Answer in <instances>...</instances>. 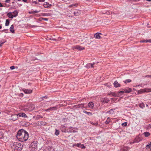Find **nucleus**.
Masks as SVG:
<instances>
[{
	"label": "nucleus",
	"instance_id": "39",
	"mask_svg": "<svg viewBox=\"0 0 151 151\" xmlns=\"http://www.w3.org/2000/svg\"><path fill=\"white\" fill-rule=\"evenodd\" d=\"M9 24V19H7L6 20L5 25L6 26H8Z\"/></svg>",
	"mask_w": 151,
	"mask_h": 151
},
{
	"label": "nucleus",
	"instance_id": "23",
	"mask_svg": "<svg viewBox=\"0 0 151 151\" xmlns=\"http://www.w3.org/2000/svg\"><path fill=\"white\" fill-rule=\"evenodd\" d=\"M45 151H54V150L53 147H49L47 148L46 149Z\"/></svg>",
	"mask_w": 151,
	"mask_h": 151
},
{
	"label": "nucleus",
	"instance_id": "32",
	"mask_svg": "<svg viewBox=\"0 0 151 151\" xmlns=\"http://www.w3.org/2000/svg\"><path fill=\"white\" fill-rule=\"evenodd\" d=\"M132 81L130 79H126L124 81V82L125 83H127L131 82Z\"/></svg>",
	"mask_w": 151,
	"mask_h": 151
},
{
	"label": "nucleus",
	"instance_id": "37",
	"mask_svg": "<svg viewBox=\"0 0 151 151\" xmlns=\"http://www.w3.org/2000/svg\"><path fill=\"white\" fill-rule=\"evenodd\" d=\"M91 63H89L86 65V67L88 68H91Z\"/></svg>",
	"mask_w": 151,
	"mask_h": 151
},
{
	"label": "nucleus",
	"instance_id": "55",
	"mask_svg": "<svg viewBox=\"0 0 151 151\" xmlns=\"http://www.w3.org/2000/svg\"><path fill=\"white\" fill-rule=\"evenodd\" d=\"M42 116H41V115H38L37 116V118H38V119L39 118H42Z\"/></svg>",
	"mask_w": 151,
	"mask_h": 151
},
{
	"label": "nucleus",
	"instance_id": "18",
	"mask_svg": "<svg viewBox=\"0 0 151 151\" xmlns=\"http://www.w3.org/2000/svg\"><path fill=\"white\" fill-rule=\"evenodd\" d=\"M88 106L91 109H93V106L94 104L93 102H90L88 104Z\"/></svg>",
	"mask_w": 151,
	"mask_h": 151
},
{
	"label": "nucleus",
	"instance_id": "59",
	"mask_svg": "<svg viewBox=\"0 0 151 151\" xmlns=\"http://www.w3.org/2000/svg\"><path fill=\"white\" fill-rule=\"evenodd\" d=\"M147 42H150V43L151 42V39H149V40H147Z\"/></svg>",
	"mask_w": 151,
	"mask_h": 151
},
{
	"label": "nucleus",
	"instance_id": "8",
	"mask_svg": "<svg viewBox=\"0 0 151 151\" xmlns=\"http://www.w3.org/2000/svg\"><path fill=\"white\" fill-rule=\"evenodd\" d=\"M18 116L17 114H14L12 115L11 116L10 120H12L13 121H15L18 118Z\"/></svg>",
	"mask_w": 151,
	"mask_h": 151
},
{
	"label": "nucleus",
	"instance_id": "58",
	"mask_svg": "<svg viewBox=\"0 0 151 151\" xmlns=\"http://www.w3.org/2000/svg\"><path fill=\"white\" fill-rule=\"evenodd\" d=\"M81 144H80L77 143V144H76V146L78 147H79L81 145Z\"/></svg>",
	"mask_w": 151,
	"mask_h": 151
},
{
	"label": "nucleus",
	"instance_id": "22",
	"mask_svg": "<svg viewBox=\"0 0 151 151\" xmlns=\"http://www.w3.org/2000/svg\"><path fill=\"white\" fill-rule=\"evenodd\" d=\"M115 109H110L109 111H107V113L111 114H113L114 113V111Z\"/></svg>",
	"mask_w": 151,
	"mask_h": 151
},
{
	"label": "nucleus",
	"instance_id": "54",
	"mask_svg": "<svg viewBox=\"0 0 151 151\" xmlns=\"http://www.w3.org/2000/svg\"><path fill=\"white\" fill-rule=\"evenodd\" d=\"M87 38L86 37H85V38H84L81 41H86V38Z\"/></svg>",
	"mask_w": 151,
	"mask_h": 151
},
{
	"label": "nucleus",
	"instance_id": "27",
	"mask_svg": "<svg viewBox=\"0 0 151 151\" xmlns=\"http://www.w3.org/2000/svg\"><path fill=\"white\" fill-rule=\"evenodd\" d=\"M18 13V12L17 10H15L13 12L14 14L13 15L14 17H15L17 15Z\"/></svg>",
	"mask_w": 151,
	"mask_h": 151
},
{
	"label": "nucleus",
	"instance_id": "38",
	"mask_svg": "<svg viewBox=\"0 0 151 151\" xmlns=\"http://www.w3.org/2000/svg\"><path fill=\"white\" fill-rule=\"evenodd\" d=\"M4 134L1 131H0V139H2L3 137Z\"/></svg>",
	"mask_w": 151,
	"mask_h": 151
},
{
	"label": "nucleus",
	"instance_id": "28",
	"mask_svg": "<svg viewBox=\"0 0 151 151\" xmlns=\"http://www.w3.org/2000/svg\"><path fill=\"white\" fill-rule=\"evenodd\" d=\"M83 112L84 113L87 114L88 115L91 116L92 115V113L91 112H87L85 110H84L83 111Z\"/></svg>",
	"mask_w": 151,
	"mask_h": 151
},
{
	"label": "nucleus",
	"instance_id": "1",
	"mask_svg": "<svg viewBox=\"0 0 151 151\" xmlns=\"http://www.w3.org/2000/svg\"><path fill=\"white\" fill-rule=\"evenodd\" d=\"M29 137V134L23 129H19L17 134V137L18 140L21 142L26 141Z\"/></svg>",
	"mask_w": 151,
	"mask_h": 151
},
{
	"label": "nucleus",
	"instance_id": "56",
	"mask_svg": "<svg viewBox=\"0 0 151 151\" xmlns=\"http://www.w3.org/2000/svg\"><path fill=\"white\" fill-rule=\"evenodd\" d=\"M41 98L42 99H43V98L47 99V96H43Z\"/></svg>",
	"mask_w": 151,
	"mask_h": 151
},
{
	"label": "nucleus",
	"instance_id": "34",
	"mask_svg": "<svg viewBox=\"0 0 151 151\" xmlns=\"http://www.w3.org/2000/svg\"><path fill=\"white\" fill-rule=\"evenodd\" d=\"M124 93V90H123L122 91H121L118 92V94L119 96L120 94L122 95Z\"/></svg>",
	"mask_w": 151,
	"mask_h": 151
},
{
	"label": "nucleus",
	"instance_id": "11",
	"mask_svg": "<svg viewBox=\"0 0 151 151\" xmlns=\"http://www.w3.org/2000/svg\"><path fill=\"white\" fill-rule=\"evenodd\" d=\"M18 116L23 117L26 118L27 116L24 113H20L17 114Z\"/></svg>",
	"mask_w": 151,
	"mask_h": 151
},
{
	"label": "nucleus",
	"instance_id": "13",
	"mask_svg": "<svg viewBox=\"0 0 151 151\" xmlns=\"http://www.w3.org/2000/svg\"><path fill=\"white\" fill-rule=\"evenodd\" d=\"M142 140L139 137H136L134 140L133 142L135 143H138Z\"/></svg>",
	"mask_w": 151,
	"mask_h": 151
},
{
	"label": "nucleus",
	"instance_id": "31",
	"mask_svg": "<svg viewBox=\"0 0 151 151\" xmlns=\"http://www.w3.org/2000/svg\"><path fill=\"white\" fill-rule=\"evenodd\" d=\"M99 63V62H95L93 63H91V68H94L95 65L96 66L97 64Z\"/></svg>",
	"mask_w": 151,
	"mask_h": 151
},
{
	"label": "nucleus",
	"instance_id": "44",
	"mask_svg": "<svg viewBox=\"0 0 151 151\" xmlns=\"http://www.w3.org/2000/svg\"><path fill=\"white\" fill-rule=\"evenodd\" d=\"M127 122H125L124 123H122V126L123 127H126L127 126Z\"/></svg>",
	"mask_w": 151,
	"mask_h": 151
},
{
	"label": "nucleus",
	"instance_id": "62",
	"mask_svg": "<svg viewBox=\"0 0 151 151\" xmlns=\"http://www.w3.org/2000/svg\"><path fill=\"white\" fill-rule=\"evenodd\" d=\"M24 2H27V3H28V2H27V0H22Z\"/></svg>",
	"mask_w": 151,
	"mask_h": 151
},
{
	"label": "nucleus",
	"instance_id": "24",
	"mask_svg": "<svg viewBox=\"0 0 151 151\" xmlns=\"http://www.w3.org/2000/svg\"><path fill=\"white\" fill-rule=\"evenodd\" d=\"M14 26L13 25H12L10 28V32L12 33H14Z\"/></svg>",
	"mask_w": 151,
	"mask_h": 151
},
{
	"label": "nucleus",
	"instance_id": "64",
	"mask_svg": "<svg viewBox=\"0 0 151 151\" xmlns=\"http://www.w3.org/2000/svg\"><path fill=\"white\" fill-rule=\"evenodd\" d=\"M146 77H151V75H147L146 76Z\"/></svg>",
	"mask_w": 151,
	"mask_h": 151
},
{
	"label": "nucleus",
	"instance_id": "41",
	"mask_svg": "<svg viewBox=\"0 0 151 151\" xmlns=\"http://www.w3.org/2000/svg\"><path fill=\"white\" fill-rule=\"evenodd\" d=\"M59 134V131L57 129L55 130V134L56 135H58Z\"/></svg>",
	"mask_w": 151,
	"mask_h": 151
},
{
	"label": "nucleus",
	"instance_id": "7",
	"mask_svg": "<svg viewBox=\"0 0 151 151\" xmlns=\"http://www.w3.org/2000/svg\"><path fill=\"white\" fill-rule=\"evenodd\" d=\"M124 93H129L132 91V89L131 88L127 87L123 89Z\"/></svg>",
	"mask_w": 151,
	"mask_h": 151
},
{
	"label": "nucleus",
	"instance_id": "50",
	"mask_svg": "<svg viewBox=\"0 0 151 151\" xmlns=\"http://www.w3.org/2000/svg\"><path fill=\"white\" fill-rule=\"evenodd\" d=\"M91 124H92L93 125H94L96 126L98 125V122H96L95 123H91Z\"/></svg>",
	"mask_w": 151,
	"mask_h": 151
},
{
	"label": "nucleus",
	"instance_id": "5",
	"mask_svg": "<svg viewBox=\"0 0 151 151\" xmlns=\"http://www.w3.org/2000/svg\"><path fill=\"white\" fill-rule=\"evenodd\" d=\"M148 91V90L147 89L145 88L144 89H141L140 90L138 91L137 93L138 94H141L144 93L145 92H147Z\"/></svg>",
	"mask_w": 151,
	"mask_h": 151
},
{
	"label": "nucleus",
	"instance_id": "9",
	"mask_svg": "<svg viewBox=\"0 0 151 151\" xmlns=\"http://www.w3.org/2000/svg\"><path fill=\"white\" fill-rule=\"evenodd\" d=\"M51 6V4H49V3L47 2L44 3L43 4V6L44 7L47 8H50Z\"/></svg>",
	"mask_w": 151,
	"mask_h": 151
},
{
	"label": "nucleus",
	"instance_id": "36",
	"mask_svg": "<svg viewBox=\"0 0 151 151\" xmlns=\"http://www.w3.org/2000/svg\"><path fill=\"white\" fill-rule=\"evenodd\" d=\"M34 107L33 108L32 106V105H30L29 106V108H28V110L29 111H32L33 109H34Z\"/></svg>",
	"mask_w": 151,
	"mask_h": 151
},
{
	"label": "nucleus",
	"instance_id": "35",
	"mask_svg": "<svg viewBox=\"0 0 151 151\" xmlns=\"http://www.w3.org/2000/svg\"><path fill=\"white\" fill-rule=\"evenodd\" d=\"M110 119L109 117H108L106 121L105 122V123L106 124H109V122H110Z\"/></svg>",
	"mask_w": 151,
	"mask_h": 151
},
{
	"label": "nucleus",
	"instance_id": "29",
	"mask_svg": "<svg viewBox=\"0 0 151 151\" xmlns=\"http://www.w3.org/2000/svg\"><path fill=\"white\" fill-rule=\"evenodd\" d=\"M84 105V104H79L77 105H76V108H80V107H83V106Z\"/></svg>",
	"mask_w": 151,
	"mask_h": 151
},
{
	"label": "nucleus",
	"instance_id": "10",
	"mask_svg": "<svg viewBox=\"0 0 151 151\" xmlns=\"http://www.w3.org/2000/svg\"><path fill=\"white\" fill-rule=\"evenodd\" d=\"M23 91L26 94H30L32 92V90L30 89H24Z\"/></svg>",
	"mask_w": 151,
	"mask_h": 151
},
{
	"label": "nucleus",
	"instance_id": "30",
	"mask_svg": "<svg viewBox=\"0 0 151 151\" xmlns=\"http://www.w3.org/2000/svg\"><path fill=\"white\" fill-rule=\"evenodd\" d=\"M39 12H40V11H37L36 10H35V11H33L29 12V14H35V13H37Z\"/></svg>",
	"mask_w": 151,
	"mask_h": 151
},
{
	"label": "nucleus",
	"instance_id": "48",
	"mask_svg": "<svg viewBox=\"0 0 151 151\" xmlns=\"http://www.w3.org/2000/svg\"><path fill=\"white\" fill-rule=\"evenodd\" d=\"M140 42H147V40H141L140 41Z\"/></svg>",
	"mask_w": 151,
	"mask_h": 151
},
{
	"label": "nucleus",
	"instance_id": "52",
	"mask_svg": "<svg viewBox=\"0 0 151 151\" xmlns=\"http://www.w3.org/2000/svg\"><path fill=\"white\" fill-rule=\"evenodd\" d=\"M32 3H35L36 4H39V3L38 2H37L36 1H34L32 2Z\"/></svg>",
	"mask_w": 151,
	"mask_h": 151
},
{
	"label": "nucleus",
	"instance_id": "20",
	"mask_svg": "<svg viewBox=\"0 0 151 151\" xmlns=\"http://www.w3.org/2000/svg\"><path fill=\"white\" fill-rule=\"evenodd\" d=\"M48 19L47 18H44L43 17H40L38 19V20L39 21L41 22L42 21V20H44L46 21H48Z\"/></svg>",
	"mask_w": 151,
	"mask_h": 151
},
{
	"label": "nucleus",
	"instance_id": "4",
	"mask_svg": "<svg viewBox=\"0 0 151 151\" xmlns=\"http://www.w3.org/2000/svg\"><path fill=\"white\" fill-rule=\"evenodd\" d=\"M37 141H34L32 142L30 145V149L32 151H35L37 149Z\"/></svg>",
	"mask_w": 151,
	"mask_h": 151
},
{
	"label": "nucleus",
	"instance_id": "57",
	"mask_svg": "<svg viewBox=\"0 0 151 151\" xmlns=\"http://www.w3.org/2000/svg\"><path fill=\"white\" fill-rule=\"evenodd\" d=\"M7 30H8V29H4L2 31H3V32H4L5 33H7V32H6V31Z\"/></svg>",
	"mask_w": 151,
	"mask_h": 151
},
{
	"label": "nucleus",
	"instance_id": "25",
	"mask_svg": "<svg viewBox=\"0 0 151 151\" xmlns=\"http://www.w3.org/2000/svg\"><path fill=\"white\" fill-rule=\"evenodd\" d=\"M38 124H39L40 125L42 126V125H46L47 124V123L42 121L40 122H38Z\"/></svg>",
	"mask_w": 151,
	"mask_h": 151
},
{
	"label": "nucleus",
	"instance_id": "26",
	"mask_svg": "<svg viewBox=\"0 0 151 151\" xmlns=\"http://www.w3.org/2000/svg\"><path fill=\"white\" fill-rule=\"evenodd\" d=\"M143 134L145 137H147L150 135V134L147 132H144Z\"/></svg>",
	"mask_w": 151,
	"mask_h": 151
},
{
	"label": "nucleus",
	"instance_id": "47",
	"mask_svg": "<svg viewBox=\"0 0 151 151\" xmlns=\"http://www.w3.org/2000/svg\"><path fill=\"white\" fill-rule=\"evenodd\" d=\"M6 42V41L0 42V47H1L2 45Z\"/></svg>",
	"mask_w": 151,
	"mask_h": 151
},
{
	"label": "nucleus",
	"instance_id": "33",
	"mask_svg": "<svg viewBox=\"0 0 151 151\" xmlns=\"http://www.w3.org/2000/svg\"><path fill=\"white\" fill-rule=\"evenodd\" d=\"M139 106L141 108L143 109L144 107H145V104L143 103H141L139 104Z\"/></svg>",
	"mask_w": 151,
	"mask_h": 151
},
{
	"label": "nucleus",
	"instance_id": "12",
	"mask_svg": "<svg viewBox=\"0 0 151 151\" xmlns=\"http://www.w3.org/2000/svg\"><path fill=\"white\" fill-rule=\"evenodd\" d=\"M114 86L116 88L119 87L121 86V85L117 81H115L114 83Z\"/></svg>",
	"mask_w": 151,
	"mask_h": 151
},
{
	"label": "nucleus",
	"instance_id": "19",
	"mask_svg": "<svg viewBox=\"0 0 151 151\" xmlns=\"http://www.w3.org/2000/svg\"><path fill=\"white\" fill-rule=\"evenodd\" d=\"M7 15L9 18L11 19H13L14 17L13 15L12 14V12H9L7 14Z\"/></svg>",
	"mask_w": 151,
	"mask_h": 151
},
{
	"label": "nucleus",
	"instance_id": "46",
	"mask_svg": "<svg viewBox=\"0 0 151 151\" xmlns=\"http://www.w3.org/2000/svg\"><path fill=\"white\" fill-rule=\"evenodd\" d=\"M79 147L83 149V148H85V147L84 145H81V144L80 146Z\"/></svg>",
	"mask_w": 151,
	"mask_h": 151
},
{
	"label": "nucleus",
	"instance_id": "17",
	"mask_svg": "<svg viewBox=\"0 0 151 151\" xmlns=\"http://www.w3.org/2000/svg\"><path fill=\"white\" fill-rule=\"evenodd\" d=\"M58 106L56 105L55 106L51 107L49 108V109L50 111L55 110L58 109Z\"/></svg>",
	"mask_w": 151,
	"mask_h": 151
},
{
	"label": "nucleus",
	"instance_id": "21",
	"mask_svg": "<svg viewBox=\"0 0 151 151\" xmlns=\"http://www.w3.org/2000/svg\"><path fill=\"white\" fill-rule=\"evenodd\" d=\"M40 15L42 16H50V13H42L40 14Z\"/></svg>",
	"mask_w": 151,
	"mask_h": 151
},
{
	"label": "nucleus",
	"instance_id": "16",
	"mask_svg": "<svg viewBox=\"0 0 151 151\" xmlns=\"http://www.w3.org/2000/svg\"><path fill=\"white\" fill-rule=\"evenodd\" d=\"M75 48L77 49H78L79 50H82L85 49V48L84 47L77 45L75 46Z\"/></svg>",
	"mask_w": 151,
	"mask_h": 151
},
{
	"label": "nucleus",
	"instance_id": "14",
	"mask_svg": "<svg viewBox=\"0 0 151 151\" xmlns=\"http://www.w3.org/2000/svg\"><path fill=\"white\" fill-rule=\"evenodd\" d=\"M81 13V11L79 10H76L74 12V15L76 16H78Z\"/></svg>",
	"mask_w": 151,
	"mask_h": 151
},
{
	"label": "nucleus",
	"instance_id": "6",
	"mask_svg": "<svg viewBox=\"0 0 151 151\" xmlns=\"http://www.w3.org/2000/svg\"><path fill=\"white\" fill-rule=\"evenodd\" d=\"M101 101L102 103H106L109 102V100L107 98L105 97L101 98Z\"/></svg>",
	"mask_w": 151,
	"mask_h": 151
},
{
	"label": "nucleus",
	"instance_id": "49",
	"mask_svg": "<svg viewBox=\"0 0 151 151\" xmlns=\"http://www.w3.org/2000/svg\"><path fill=\"white\" fill-rule=\"evenodd\" d=\"M62 121L64 122H66L67 121V119L66 118H63L62 119Z\"/></svg>",
	"mask_w": 151,
	"mask_h": 151
},
{
	"label": "nucleus",
	"instance_id": "43",
	"mask_svg": "<svg viewBox=\"0 0 151 151\" xmlns=\"http://www.w3.org/2000/svg\"><path fill=\"white\" fill-rule=\"evenodd\" d=\"M121 151H128V147H124Z\"/></svg>",
	"mask_w": 151,
	"mask_h": 151
},
{
	"label": "nucleus",
	"instance_id": "53",
	"mask_svg": "<svg viewBox=\"0 0 151 151\" xmlns=\"http://www.w3.org/2000/svg\"><path fill=\"white\" fill-rule=\"evenodd\" d=\"M146 147L147 148H150V147L149 144L147 145Z\"/></svg>",
	"mask_w": 151,
	"mask_h": 151
},
{
	"label": "nucleus",
	"instance_id": "51",
	"mask_svg": "<svg viewBox=\"0 0 151 151\" xmlns=\"http://www.w3.org/2000/svg\"><path fill=\"white\" fill-rule=\"evenodd\" d=\"M10 68L11 70H13L15 68V67L14 66H12L10 67Z\"/></svg>",
	"mask_w": 151,
	"mask_h": 151
},
{
	"label": "nucleus",
	"instance_id": "45",
	"mask_svg": "<svg viewBox=\"0 0 151 151\" xmlns=\"http://www.w3.org/2000/svg\"><path fill=\"white\" fill-rule=\"evenodd\" d=\"M48 40H54V41H56V39H55L53 38L52 37V38H49L48 37Z\"/></svg>",
	"mask_w": 151,
	"mask_h": 151
},
{
	"label": "nucleus",
	"instance_id": "3",
	"mask_svg": "<svg viewBox=\"0 0 151 151\" xmlns=\"http://www.w3.org/2000/svg\"><path fill=\"white\" fill-rule=\"evenodd\" d=\"M62 127V132H75L76 131H75V128L72 127H70L68 128V129H65L64 131H63V129H64L65 127H64V126L63 125H62L61 126Z\"/></svg>",
	"mask_w": 151,
	"mask_h": 151
},
{
	"label": "nucleus",
	"instance_id": "61",
	"mask_svg": "<svg viewBox=\"0 0 151 151\" xmlns=\"http://www.w3.org/2000/svg\"><path fill=\"white\" fill-rule=\"evenodd\" d=\"M10 1V0H6L5 1V2L9 3Z\"/></svg>",
	"mask_w": 151,
	"mask_h": 151
},
{
	"label": "nucleus",
	"instance_id": "2",
	"mask_svg": "<svg viewBox=\"0 0 151 151\" xmlns=\"http://www.w3.org/2000/svg\"><path fill=\"white\" fill-rule=\"evenodd\" d=\"M10 146L12 150L14 151H21L23 147L22 144L17 142H12Z\"/></svg>",
	"mask_w": 151,
	"mask_h": 151
},
{
	"label": "nucleus",
	"instance_id": "60",
	"mask_svg": "<svg viewBox=\"0 0 151 151\" xmlns=\"http://www.w3.org/2000/svg\"><path fill=\"white\" fill-rule=\"evenodd\" d=\"M45 0H38V1L40 2H43L45 1Z\"/></svg>",
	"mask_w": 151,
	"mask_h": 151
},
{
	"label": "nucleus",
	"instance_id": "15",
	"mask_svg": "<svg viewBox=\"0 0 151 151\" xmlns=\"http://www.w3.org/2000/svg\"><path fill=\"white\" fill-rule=\"evenodd\" d=\"M101 35L102 34L101 33H97L94 35V36L97 39H100L101 38L100 35Z\"/></svg>",
	"mask_w": 151,
	"mask_h": 151
},
{
	"label": "nucleus",
	"instance_id": "63",
	"mask_svg": "<svg viewBox=\"0 0 151 151\" xmlns=\"http://www.w3.org/2000/svg\"><path fill=\"white\" fill-rule=\"evenodd\" d=\"M45 111H50V109H49V108L47 109H46V110H45Z\"/></svg>",
	"mask_w": 151,
	"mask_h": 151
},
{
	"label": "nucleus",
	"instance_id": "40",
	"mask_svg": "<svg viewBox=\"0 0 151 151\" xmlns=\"http://www.w3.org/2000/svg\"><path fill=\"white\" fill-rule=\"evenodd\" d=\"M78 5V4H72L69 5V7H73L74 6H76Z\"/></svg>",
	"mask_w": 151,
	"mask_h": 151
},
{
	"label": "nucleus",
	"instance_id": "42",
	"mask_svg": "<svg viewBox=\"0 0 151 151\" xmlns=\"http://www.w3.org/2000/svg\"><path fill=\"white\" fill-rule=\"evenodd\" d=\"M112 96L114 97L119 96L118 94H117L114 93H112Z\"/></svg>",
	"mask_w": 151,
	"mask_h": 151
}]
</instances>
